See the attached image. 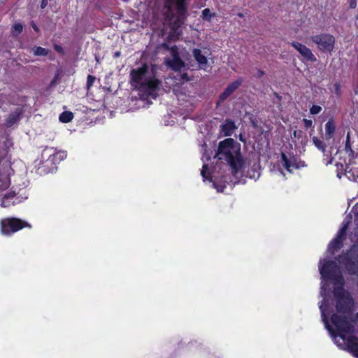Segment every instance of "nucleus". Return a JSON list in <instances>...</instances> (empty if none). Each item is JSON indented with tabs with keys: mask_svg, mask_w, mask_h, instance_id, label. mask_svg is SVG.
Returning <instances> with one entry per match:
<instances>
[{
	"mask_svg": "<svg viewBox=\"0 0 358 358\" xmlns=\"http://www.w3.org/2000/svg\"><path fill=\"white\" fill-rule=\"evenodd\" d=\"M318 267L322 280L320 294L324 297L320 305L322 321L334 343L342 348L343 344L338 341L339 337L348 350L358 358V338L341 334H351L355 328L350 321L353 300L343 289V278L340 268L334 261L323 263L320 260Z\"/></svg>",
	"mask_w": 358,
	"mask_h": 358,
	"instance_id": "nucleus-1",
	"label": "nucleus"
},
{
	"mask_svg": "<svg viewBox=\"0 0 358 358\" xmlns=\"http://www.w3.org/2000/svg\"><path fill=\"white\" fill-rule=\"evenodd\" d=\"M215 157L227 162L234 173L243 165L241 145L233 138H227L219 143Z\"/></svg>",
	"mask_w": 358,
	"mask_h": 358,
	"instance_id": "nucleus-2",
	"label": "nucleus"
},
{
	"mask_svg": "<svg viewBox=\"0 0 358 358\" xmlns=\"http://www.w3.org/2000/svg\"><path fill=\"white\" fill-rule=\"evenodd\" d=\"M13 173L11 168V162L8 157H4L0 159V197H1V206L3 208L9 207L11 205L21 201L16 196L15 190L9 191L5 194L1 192L7 189L10 184V176Z\"/></svg>",
	"mask_w": 358,
	"mask_h": 358,
	"instance_id": "nucleus-3",
	"label": "nucleus"
},
{
	"mask_svg": "<svg viewBox=\"0 0 358 358\" xmlns=\"http://www.w3.org/2000/svg\"><path fill=\"white\" fill-rule=\"evenodd\" d=\"M133 85L139 87L142 92L148 97L155 99L159 89L160 82L155 78L148 77V66L143 64L141 68L133 69L131 71Z\"/></svg>",
	"mask_w": 358,
	"mask_h": 358,
	"instance_id": "nucleus-4",
	"label": "nucleus"
},
{
	"mask_svg": "<svg viewBox=\"0 0 358 358\" xmlns=\"http://www.w3.org/2000/svg\"><path fill=\"white\" fill-rule=\"evenodd\" d=\"M164 6L169 11L167 20L171 26L173 34L178 36L180 34L178 29L184 23L185 18V0H166Z\"/></svg>",
	"mask_w": 358,
	"mask_h": 358,
	"instance_id": "nucleus-5",
	"label": "nucleus"
},
{
	"mask_svg": "<svg viewBox=\"0 0 358 358\" xmlns=\"http://www.w3.org/2000/svg\"><path fill=\"white\" fill-rule=\"evenodd\" d=\"M24 227L31 228V226L28 222L15 217L5 218L1 221V230L4 235L9 236Z\"/></svg>",
	"mask_w": 358,
	"mask_h": 358,
	"instance_id": "nucleus-6",
	"label": "nucleus"
},
{
	"mask_svg": "<svg viewBox=\"0 0 358 358\" xmlns=\"http://www.w3.org/2000/svg\"><path fill=\"white\" fill-rule=\"evenodd\" d=\"M338 262L345 266L350 273H358V248H351L345 255L340 257Z\"/></svg>",
	"mask_w": 358,
	"mask_h": 358,
	"instance_id": "nucleus-7",
	"label": "nucleus"
},
{
	"mask_svg": "<svg viewBox=\"0 0 358 358\" xmlns=\"http://www.w3.org/2000/svg\"><path fill=\"white\" fill-rule=\"evenodd\" d=\"M310 40L315 43L319 50L323 52H331L334 47L335 38L328 34H321L310 37Z\"/></svg>",
	"mask_w": 358,
	"mask_h": 358,
	"instance_id": "nucleus-8",
	"label": "nucleus"
},
{
	"mask_svg": "<svg viewBox=\"0 0 358 358\" xmlns=\"http://www.w3.org/2000/svg\"><path fill=\"white\" fill-rule=\"evenodd\" d=\"M166 64L175 71H179L185 66L176 46L171 49V57L165 59Z\"/></svg>",
	"mask_w": 358,
	"mask_h": 358,
	"instance_id": "nucleus-9",
	"label": "nucleus"
},
{
	"mask_svg": "<svg viewBox=\"0 0 358 358\" xmlns=\"http://www.w3.org/2000/svg\"><path fill=\"white\" fill-rule=\"evenodd\" d=\"M349 221L346 222L344 221L343 227L338 232L337 236L333 239L329 244L328 251L331 253H334L336 250L340 248L342 245V241L345 236L346 231L348 227Z\"/></svg>",
	"mask_w": 358,
	"mask_h": 358,
	"instance_id": "nucleus-10",
	"label": "nucleus"
},
{
	"mask_svg": "<svg viewBox=\"0 0 358 358\" xmlns=\"http://www.w3.org/2000/svg\"><path fill=\"white\" fill-rule=\"evenodd\" d=\"M292 45L303 57L306 60L314 62L317 60L311 50L306 45L299 43L293 42Z\"/></svg>",
	"mask_w": 358,
	"mask_h": 358,
	"instance_id": "nucleus-11",
	"label": "nucleus"
},
{
	"mask_svg": "<svg viewBox=\"0 0 358 358\" xmlns=\"http://www.w3.org/2000/svg\"><path fill=\"white\" fill-rule=\"evenodd\" d=\"M242 83V79H238L236 81L229 84L224 91L220 95V100L223 101L227 99L234 93L235 90H236L241 86Z\"/></svg>",
	"mask_w": 358,
	"mask_h": 358,
	"instance_id": "nucleus-12",
	"label": "nucleus"
},
{
	"mask_svg": "<svg viewBox=\"0 0 358 358\" xmlns=\"http://www.w3.org/2000/svg\"><path fill=\"white\" fill-rule=\"evenodd\" d=\"M206 54L207 52L203 53L199 49H194L193 50V56L195 60L197 62L199 68L203 70H206L208 66Z\"/></svg>",
	"mask_w": 358,
	"mask_h": 358,
	"instance_id": "nucleus-13",
	"label": "nucleus"
},
{
	"mask_svg": "<svg viewBox=\"0 0 358 358\" xmlns=\"http://www.w3.org/2000/svg\"><path fill=\"white\" fill-rule=\"evenodd\" d=\"M236 129L234 122L231 120H226L225 123L222 125V132L225 136H229Z\"/></svg>",
	"mask_w": 358,
	"mask_h": 358,
	"instance_id": "nucleus-14",
	"label": "nucleus"
},
{
	"mask_svg": "<svg viewBox=\"0 0 358 358\" xmlns=\"http://www.w3.org/2000/svg\"><path fill=\"white\" fill-rule=\"evenodd\" d=\"M336 126L333 120H329L325 124V138L329 140L333 138L335 133Z\"/></svg>",
	"mask_w": 358,
	"mask_h": 358,
	"instance_id": "nucleus-15",
	"label": "nucleus"
},
{
	"mask_svg": "<svg viewBox=\"0 0 358 358\" xmlns=\"http://www.w3.org/2000/svg\"><path fill=\"white\" fill-rule=\"evenodd\" d=\"M31 52L34 56H46L50 50L40 46H35L32 48Z\"/></svg>",
	"mask_w": 358,
	"mask_h": 358,
	"instance_id": "nucleus-16",
	"label": "nucleus"
},
{
	"mask_svg": "<svg viewBox=\"0 0 358 358\" xmlns=\"http://www.w3.org/2000/svg\"><path fill=\"white\" fill-rule=\"evenodd\" d=\"M20 119V113L15 111V113L10 115L6 120V126L11 127L13 124L17 122Z\"/></svg>",
	"mask_w": 358,
	"mask_h": 358,
	"instance_id": "nucleus-17",
	"label": "nucleus"
},
{
	"mask_svg": "<svg viewBox=\"0 0 358 358\" xmlns=\"http://www.w3.org/2000/svg\"><path fill=\"white\" fill-rule=\"evenodd\" d=\"M282 165L289 172H291V168L295 167V165L294 163L291 162V161L287 157L286 155L284 153H282L281 155Z\"/></svg>",
	"mask_w": 358,
	"mask_h": 358,
	"instance_id": "nucleus-18",
	"label": "nucleus"
},
{
	"mask_svg": "<svg viewBox=\"0 0 358 358\" xmlns=\"http://www.w3.org/2000/svg\"><path fill=\"white\" fill-rule=\"evenodd\" d=\"M73 117V115L71 112L65 111L60 114L59 119L62 122L67 123L71 122Z\"/></svg>",
	"mask_w": 358,
	"mask_h": 358,
	"instance_id": "nucleus-19",
	"label": "nucleus"
},
{
	"mask_svg": "<svg viewBox=\"0 0 358 358\" xmlns=\"http://www.w3.org/2000/svg\"><path fill=\"white\" fill-rule=\"evenodd\" d=\"M313 142L315 147H317L319 150H320L323 152L325 151V145L322 141H321L317 137H313Z\"/></svg>",
	"mask_w": 358,
	"mask_h": 358,
	"instance_id": "nucleus-20",
	"label": "nucleus"
},
{
	"mask_svg": "<svg viewBox=\"0 0 358 358\" xmlns=\"http://www.w3.org/2000/svg\"><path fill=\"white\" fill-rule=\"evenodd\" d=\"M215 15V13H211V12H210L209 8H205L202 11V17L204 20L210 21V18L212 17H214Z\"/></svg>",
	"mask_w": 358,
	"mask_h": 358,
	"instance_id": "nucleus-21",
	"label": "nucleus"
},
{
	"mask_svg": "<svg viewBox=\"0 0 358 358\" xmlns=\"http://www.w3.org/2000/svg\"><path fill=\"white\" fill-rule=\"evenodd\" d=\"M345 150L347 153L349 154V155H352L354 152L351 148L350 143V134L348 133L346 138V143H345Z\"/></svg>",
	"mask_w": 358,
	"mask_h": 358,
	"instance_id": "nucleus-22",
	"label": "nucleus"
},
{
	"mask_svg": "<svg viewBox=\"0 0 358 358\" xmlns=\"http://www.w3.org/2000/svg\"><path fill=\"white\" fill-rule=\"evenodd\" d=\"M51 156H52V155H50V157ZM52 156L54 158H57L59 160H63L64 159H65L66 157V152L60 151V152H57L56 154H53Z\"/></svg>",
	"mask_w": 358,
	"mask_h": 358,
	"instance_id": "nucleus-23",
	"label": "nucleus"
},
{
	"mask_svg": "<svg viewBox=\"0 0 358 358\" xmlns=\"http://www.w3.org/2000/svg\"><path fill=\"white\" fill-rule=\"evenodd\" d=\"M321 110H322V108L320 106H317V105H313L310 108V112L313 115L318 114V113H320L321 112Z\"/></svg>",
	"mask_w": 358,
	"mask_h": 358,
	"instance_id": "nucleus-24",
	"label": "nucleus"
},
{
	"mask_svg": "<svg viewBox=\"0 0 358 358\" xmlns=\"http://www.w3.org/2000/svg\"><path fill=\"white\" fill-rule=\"evenodd\" d=\"M94 80H95V77L94 76H92L91 75H89L87 76V87L88 89L93 85V83H94Z\"/></svg>",
	"mask_w": 358,
	"mask_h": 358,
	"instance_id": "nucleus-25",
	"label": "nucleus"
},
{
	"mask_svg": "<svg viewBox=\"0 0 358 358\" xmlns=\"http://www.w3.org/2000/svg\"><path fill=\"white\" fill-rule=\"evenodd\" d=\"M22 25L21 24H15L13 26V30L15 33L20 34L22 31Z\"/></svg>",
	"mask_w": 358,
	"mask_h": 358,
	"instance_id": "nucleus-26",
	"label": "nucleus"
},
{
	"mask_svg": "<svg viewBox=\"0 0 358 358\" xmlns=\"http://www.w3.org/2000/svg\"><path fill=\"white\" fill-rule=\"evenodd\" d=\"M208 169V165L206 164H203V168H202V170L201 171V174L203 178V180H206L208 178H207V176H206V170Z\"/></svg>",
	"mask_w": 358,
	"mask_h": 358,
	"instance_id": "nucleus-27",
	"label": "nucleus"
},
{
	"mask_svg": "<svg viewBox=\"0 0 358 358\" xmlns=\"http://www.w3.org/2000/svg\"><path fill=\"white\" fill-rule=\"evenodd\" d=\"M303 121L304 126L306 128L308 129V128L312 127L313 121L311 120L303 119Z\"/></svg>",
	"mask_w": 358,
	"mask_h": 358,
	"instance_id": "nucleus-28",
	"label": "nucleus"
},
{
	"mask_svg": "<svg viewBox=\"0 0 358 358\" xmlns=\"http://www.w3.org/2000/svg\"><path fill=\"white\" fill-rule=\"evenodd\" d=\"M355 222H357L358 224V205L355 207Z\"/></svg>",
	"mask_w": 358,
	"mask_h": 358,
	"instance_id": "nucleus-29",
	"label": "nucleus"
},
{
	"mask_svg": "<svg viewBox=\"0 0 358 358\" xmlns=\"http://www.w3.org/2000/svg\"><path fill=\"white\" fill-rule=\"evenodd\" d=\"M357 6L356 0H350V7L351 8H355Z\"/></svg>",
	"mask_w": 358,
	"mask_h": 358,
	"instance_id": "nucleus-30",
	"label": "nucleus"
},
{
	"mask_svg": "<svg viewBox=\"0 0 358 358\" xmlns=\"http://www.w3.org/2000/svg\"><path fill=\"white\" fill-rule=\"evenodd\" d=\"M55 49L56 51L59 52H62V50H63L62 48L58 45H55Z\"/></svg>",
	"mask_w": 358,
	"mask_h": 358,
	"instance_id": "nucleus-31",
	"label": "nucleus"
},
{
	"mask_svg": "<svg viewBox=\"0 0 358 358\" xmlns=\"http://www.w3.org/2000/svg\"><path fill=\"white\" fill-rule=\"evenodd\" d=\"M213 186L215 188H216L217 189V192H223V189L224 188V186H221L220 189H219L215 182L213 183Z\"/></svg>",
	"mask_w": 358,
	"mask_h": 358,
	"instance_id": "nucleus-32",
	"label": "nucleus"
},
{
	"mask_svg": "<svg viewBox=\"0 0 358 358\" xmlns=\"http://www.w3.org/2000/svg\"><path fill=\"white\" fill-rule=\"evenodd\" d=\"M47 4H48V1L47 0H42L41 8H45Z\"/></svg>",
	"mask_w": 358,
	"mask_h": 358,
	"instance_id": "nucleus-33",
	"label": "nucleus"
},
{
	"mask_svg": "<svg viewBox=\"0 0 358 358\" xmlns=\"http://www.w3.org/2000/svg\"><path fill=\"white\" fill-rule=\"evenodd\" d=\"M264 74V72L260 71V70H258L257 71V76L258 77H261L262 75Z\"/></svg>",
	"mask_w": 358,
	"mask_h": 358,
	"instance_id": "nucleus-34",
	"label": "nucleus"
},
{
	"mask_svg": "<svg viewBox=\"0 0 358 358\" xmlns=\"http://www.w3.org/2000/svg\"><path fill=\"white\" fill-rule=\"evenodd\" d=\"M182 78L183 80H188V78H187V74H185V73L182 74Z\"/></svg>",
	"mask_w": 358,
	"mask_h": 358,
	"instance_id": "nucleus-35",
	"label": "nucleus"
},
{
	"mask_svg": "<svg viewBox=\"0 0 358 358\" xmlns=\"http://www.w3.org/2000/svg\"><path fill=\"white\" fill-rule=\"evenodd\" d=\"M32 27H33V29H34L35 31H38V27H37V26H36L34 24H32Z\"/></svg>",
	"mask_w": 358,
	"mask_h": 358,
	"instance_id": "nucleus-36",
	"label": "nucleus"
},
{
	"mask_svg": "<svg viewBox=\"0 0 358 358\" xmlns=\"http://www.w3.org/2000/svg\"><path fill=\"white\" fill-rule=\"evenodd\" d=\"M119 55H120V52H115V56H116V57H117V56H119Z\"/></svg>",
	"mask_w": 358,
	"mask_h": 358,
	"instance_id": "nucleus-37",
	"label": "nucleus"
},
{
	"mask_svg": "<svg viewBox=\"0 0 358 358\" xmlns=\"http://www.w3.org/2000/svg\"><path fill=\"white\" fill-rule=\"evenodd\" d=\"M240 138V140H241V141H244V140L243 139V137H242V136H241V135L240 136V138Z\"/></svg>",
	"mask_w": 358,
	"mask_h": 358,
	"instance_id": "nucleus-38",
	"label": "nucleus"
},
{
	"mask_svg": "<svg viewBox=\"0 0 358 358\" xmlns=\"http://www.w3.org/2000/svg\"><path fill=\"white\" fill-rule=\"evenodd\" d=\"M335 87H336V90H338V84H336V85H335Z\"/></svg>",
	"mask_w": 358,
	"mask_h": 358,
	"instance_id": "nucleus-39",
	"label": "nucleus"
},
{
	"mask_svg": "<svg viewBox=\"0 0 358 358\" xmlns=\"http://www.w3.org/2000/svg\"><path fill=\"white\" fill-rule=\"evenodd\" d=\"M357 319H358V313H357Z\"/></svg>",
	"mask_w": 358,
	"mask_h": 358,
	"instance_id": "nucleus-40",
	"label": "nucleus"
}]
</instances>
